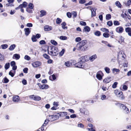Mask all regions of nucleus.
<instances>
[{"label":"nucleus","instance_id":"f257e3e1","mask_svg":"<svg viewBox=\"0 0 131 131\" xmlns=\"http://www.w3.org/2000/svg\"><path fill=\"white\" fill-rule=\"evenodd\" d=\"M87 43L86 40H83L77 44L76 49L80 51H84L88 47L86 44Z\"/></svg>","mask_w":131,"mask_h":131},{"label":"nucleus","instance_id":"f03ea898","mask_svg":"<svg viewBox=\"0 0 131 131\" xmlns=\"http://www.w3.org/2000/svg\"><path fill=\"white\" fill-rule=\"evenodd\" d=\"M49 54L53 56H56L58 54V49L53 46L48 47L47 49Z\"/></svg>","mask_w":131,"mask_h":131},{"label":"nucleus","instance_id":"7ed1b4c3","mask_svg":"<svg viewBox=\"0 0 131 131\" xmlns=\"http://www.w3.org/2000/svg\"><path fill=\"white\" fill-rule=\"evenodd\" d=\"M118 105L123 110L124 112L126 114H128L129 113V111L128 108L124 104L118 103Z\"/></svg>","mask_w":131,"mask_h":131},{"label":"nucleus","instance_id":"20e7f679","mask_svg":"<svg viewBox=\"0 0 131 131\" xmlns=\"http://www.w3.org/2000/svg\"><path fill=\"white\" fill-rule=\"evenodd\" d=\"M28 5V4L26 2H24L22 4L20 5L18 7L15 8L16 10H17L20 9V11L23 13L24 12V10L23 8H26Z\"/></svg>","mask_w":131,"mask_h":131},{"label":"nucleus","instance_id":"39448f33","mask_svg":"<svg viewBox=\"0 0 131 131\" xmlns=\"http://www.w3.org/2000/svg\"><path fill=\"white\" fill-rule=\"evenodd\" d=\"M34 6L31 3H29L28 5V7L26 8V11L29 13H32V9H33Z\"/></svg>","mask_w":131,"mask_h":131},{"label":"nucleus","instance_id":"423d86ee","mask_svg":"<svg viewBox=\"0 0 131 131\" xmlns=\"http://www.w3.org/2000/svg\"><path fill=\"white\" fill-rule=\"evenodd\" d=\"M87 8L90 9L91 12V16L93 17L96 16V8L95 7H87Z\"/></svg>","mask_w":131,"mask_h":131},{"label":"nucleus","instance_id":"0eeeda50","mask_svg":"<svg viewBox=\"0 0 131 131\" xmlns=\"http://www.w3.org/2000/svg\"><path fill=\"white\" fill-rule=\"evenodd\" d=\"M103 76L104 74L101 71H100L97 73L96 77L98 79L101 80L102 79Z\"/></svg>","mask_w":131,"mask_h":131},{"label":"nucleus","instance_id":"6e6552de","mask_svg":"<svg viewBox=\"0 0 131 131\" xmlns=\"http://www.w3.org/2000/svg\"><path fill=\"white\" fill-rule=\"evenodd\" d=\"M37 85L39 86V88L41 89H48L49 88V86L47 84H43L41 85L39 83H38Z\"/></svg>","mask_w":131,"mask_h":131},{"label":"nucleus","instance_id":"1a4fd4ad","mask_svg":"<svg viewBox=\"0 0 131 131\" xmlns=\"http://www.w3.org/2000/svg\"><path fill=\"white\" fill-rule=\"evenodd\" d=\"M124 31V29L121 26H119L116 27L115 29L116 31L119 34L122 33Z\"/></svg>","mask_w":131,"mask_h":131},{"label":"nucleus","instance_id":"9d476101","mask_svg":"<svg viewBox=\"0 0 131 131\" xmlns=\"http://www.w3.org/2000/svg\"><path fill=\"white\" fill-rule=\"evenodd\" d=\"M75 66L78 68H83L84 67V63L81 61L77 63L75 65Z\"/></svg>","mask_w":131,"mask_h":131},{"label":"nucleus","instance_id":"9b49d317","mask_svg":"<svg viewBox=\"0 0 131 131\" xmlns=\"http://www.w3.org/2000/svg\"><path fill=\"white\" fill-rule=\"evenodd\" d=\"M30 99H33L36 101H39L41 100V97L38 96H35L34 95H31L29 96Z\"/></svg>","mask_w":131,"mask_h":131},{"label":"nucleus","instance_id":"f8f14e48","mask_svg":"<svg viewBox=\"0 0 131 131\" xmlns=\"http://www.w3.org/2000/svg\"><path fill=\"white\" fill-rule=\"evenodd\" d=\"M41 64V63L38 61L34 62L32 64V66L34 68H36L40 66Z\"/></svg>","mask_w":131,"mask_h":131},{"label":"nucleus","instance_id":"ddd939ff","mask_svg":"<svg viewBox=\"0 0 131 131\" xmlns=\"http://www.w3.org/2000/svg\"><path fill=\"white\" fill-rule=\"evenodd\" d=\"M114 93L115 95L118 97H120V95H122V91L117 90H115L114 91Z\"/></svg>","mask_w":131,"mask_h":131},{"label":"nucleus","instance_id":"4468645a","mask_svg":"<svg viewBox=\"0 0 131 131\" xmlns=\"http://www.w3.org/2000/svg\"><path fill=\"white\" fill-rule=\"evenodd\" d=\"M111 77H107L104 79L103 80V82L105 83H109L111 81Z\"/></svg>","mask_w":131,"mask_h":131},{"label":"nucleus","instance_id":"2eb2a0df","mask_svg":"<svg viewBox=\"0 0 131 131\" xmlns=\"http://www.w3.org/2000/svg\"><path fill=\"white\" fill-rule=\"evenodd\" d=\"M49 116L50 117V119L51 121L56 120L59 118L58 116L57 115L55 116L49 115Z\"/></svg>","mask_w":131,"mask_h":131},{"label":"nucleus","instance_id":"dca6fc26","mask_svg":"<svg viewBox=\"0 0 131 131\" xmlns=\"http://www.w3.org/2000/svg\"><path fill=\"white\" fill-rule=\"evenodd\" d=\"M91 30L90 27L88 26H85L83 30V31L85 32H89Z\"/></svg>","mask_w":131,"mask_h":131},{"label":"nucleus","instance_id":"f3484780","mask_svg":"<svg viewBox=\"0 0 131 131\" xmlns=\"http://www.w3.org/2000/svg\"><path fill=\"white\" fill-rule=\"evenodd\" d=\"M97 57V55L96 54H94L90 56L89 58V59L90 61L92 62L95 60Z\"/></svg>","mask_w":131,"mask_h":131},{"label":"nucleus","instance_id":"a211bd4d","mask_svg":"<svg viewBox=\"0 0 131 131\" xmlns=\"http://www.w3.org/2000/svg\"><path fill=\"white\" fill-rule=\"evenodd\" d=\"M13 100L14 102H18L20 100L19 96L18 95H15L13 96Z\"/></svg>","mask_w":131,"mask_h":131},{"label":"nucleus","instance_id":"6ab92c4d","mask_svg":"<svg viewBox=\"0 0 131 131\" xmlns=\"http://www.w3.org/2000/svg\"><path fill=\"white\" fill-rule=\"evenodd\" d=\"M52 29V27L49 25H47L45 26L44 29L45 31H49Z\"/></svg>","mask_w":131,"mask_h":131},{"label":"nucleus","instance_id":"aec40b11","mask_svg":"<svg viewBox=\"0 0 131 131\" xmlns=\"http://www.w3.org/2000/svg\"><path fill=\"white\" fill-rule=\"evenodd\" d=\"M30 28H27L24 29L25 31V34L26 36H28L30 32Z\"/></svg>","mask_w":131,"mask_h":131},{"label":"nucleus","instance_id":"412c9836","mask_svg":"<svg viewBox=\"0 0 131 131\" xmlns=\"http://www.w3.org/2000/svg\"><path fill=\"white\" fill-rule=\"evenodd\" d=\"M124 39L122 36L120 37L118 40V42L120 44H122L124 42Z\"/></svg>","mask_w":131,"mask_h":131},{"label":"nucleus","instance_id":"4be33fe9","mask_svg":"<svg viewBox=\"0 0 131 131\" xmlns=\"http://www.w3.org/2000/svg\"><path fill=\"white\" fill-rule=\"evenodd\" d=\"M20 58V55L19 54H14L13 57V58L16 60L19 59Z\"/></svg>","mask_w":131,"mask_h":131},{"label":"nucleus","instance_id":"5701e85b","mask_svg":"<svg viewBox=\"0 0 131 131\" xmlns=\"http://www.w3.org/2000/svg\"><path fill=\"white\" fill-rule=\"evenodd\" d=\"M112 73L114 74H116L117 73L119 72V70L118 69L114 68L112 69Z\"/></svg>","mask_w":131,"mask_h":131},{"label":"nucleus","instance_id":"b1692460","mask_svg":"<svg viewBox=\"0 0 131 131\" xmlns=\"http://www.w3.org/2000/svg\"><path fill=\"white\" fill-rule=\"evenodd\" d=\"M64 65L66 67H71L72 64L70 61H68L65 62Z\"/></svg>","mask_w":131,"mask_h":131},{"label":"nucleus","instance_id":"393cba45","mask_svg":"<svg viewBox=\"0 0 131 131\" xmlns=\"http://www.w3.org/2000/svg\"><path fill=\"white\" fill-rule=\"evenodd\" d=\"M59 114V116L61 117H63L66 115H67L68 113L66 112H62L58 113Z\"/></svg>","mask_w":131,"mask_h":131},{"label":"nucleus","instance_id":"a878e982","mask_svg":"<svg viewBox=\"0 0 131 131\" xmlns=\"http://www.w3.org/2000/svg\"><path fill=\"white\" fill-rule=\"evenodd\" d=\"M116 5L118 8H121L122 6L121 4L119 1H117L115 3Z\"/></svg>","mask_w":131,"mask_h":131},{"label":"nucleus","instance_id":"bb28decb","mask_svg":"<svg viewBox=\"0 0 131 131\" xmlns=\"http://www.w3.org/2000/svg\"><path fill=\"white\" fill-rule=\"evenodd\" d=\"M40 13H41L40 15V17H42L46 15V12L45 10H41L40 11Z\"/></svg>","mask_w":131,"mask_h":131},{"label":"nucleus","instance_id":"cd10ccee","mask_svg":"<svg viewBox=\"0 0 131 131\" xmlns=\"http://www.w3.org/2000/svg\"><path fill=\"white\" fill-rule=\"evenodd\" d=\"M16 47V45L15 44H13L11 45L9 48V49L10 50L12 51Z\"/></svg>","mask_w":131,"mask_h":131},{"label":"nucleus","instance_id":"c85d7f7f","mask_svg":"<svg viewBox=\"0 0 131 131\" xmlns=\"http://www.w3.org/2000/svg\"><path fill=\"white\" fill-rule=\"evenodd\" d=\"M62 28L64 29H67V27L65 26L66 25V23L64 22H63L61 24Z\"/></svg>","mask_w":131,"mask_h":131},{"label":"nucleus","instance_id":"c756f323","mask_svg":"<svg viewBox=\"0 0 131 131\" xmlns=\"http://www.w3.org/2000/svg\"><path fill=\"white\" fill-rule=\"evenodd\" d=\"M104 70L107 73H109L110 72V69L108 67H106L105 68Z\"/></svg>","mask_w":131,"mask_h":131},{"label":"nucleus","instance_id":"7c9ffc66","mask_svg":"<svg viewBox=\"0 0 131 131\" xmlns=\"http://www.w3.org/2000/svg\"><path fill=\"white\" fill-rule=\"evenodd\" d=\"M60 39L61 40H67V38L66 36H61L60 37Z\"/></svg>","mask_w":131,"mask_h":131},{"label":"nucleus","instance_id":"2f4dec72","mask_svg":"<svg viewBox=\"0 0 131 131\" xmlns=\"http://www.w3.org/2000/svg\"><path fill=\"white\" fill-rule=\"evenodd\" d=\"M35 36V35H33L31 38V40L33 42H36L37 41L36 38Z\"/></svg>","mask_w":131,"mask_h":131},{"label":"nucleus","instance_id":"473e14b6","mask_svg":"<svg viewBox=\"0 0 131 131\" xmlns=\"http://www.w3.org/2000/svg\"><path fill=\"white\" fill-rule=\"evenodd\" d=\"M10 64L9 63H6L5 66V68L6 70L8 69L9 67Z\"/></svg>","mask_w":131,"mask_h":131},{"label":"nucleus","instance_id":"72a5a7b5","mask_svg":"<svg viewBox=\"0 0 131 131\" xmlns=\"http://www.w3.org/2000/svg\"><path fill=\"white\" fill-rule=\"evenodd\" d=\"M62 21V19L59 18H57L56 19V22L57 24H60Z\"/></svg>","mask_w":131,"mask_h":131},{"label":"nucleus","instance_id":"f704fd0d","mask_svg":"<svg viewBox=\"0 0 131 131\" xmlns=\"http://www.w3.org/2000/svg\"><path fill=\"white\" fill-rule=\"evenodd\" d=\"M85 57V56L81 57V61L84 63L86 60Z\"/></svg>","mask_w":131,"mask_h":131},{"label":"nucleus","instance_id":"c9c22d12","mask_svg":"<svg viewBox=\"0 0 131 131\" xmlns=\"http://www.w3.org/2000/svg\"><path fill=\"white\" fill-rule=\"evenodd\" d=\"M125 31L126 32L128 33L131 31V29L130 27H127L125 28Z\"/></svg>","mask_w":131,"mask_h":131},{"label":"nucleus","instance_id":"e433bc0d","mask_svg":"<svg viewBox=\"0 0 131 131\" xmlns=\"http://www.w3.org/2000/svg\"><path fill=\"white\" fill-rule=\"evenodd\" d=\"M108 32H105L103 34V36L106 38H108L109 37V34Z\"/></svg>","mask_w":131,"mask_h":131},{"label":"nucleus","instance_id":"4c0bfd02","mask_svg":"<svg viewBox=\"0 0 131 131\" xmlns=\"http://www.w3.org/2000/svg\"><path fill=\"white\" fill-rule=\"evenodd\" d=\"M49 122V120L48 119H46L45 120L44 123L42 125V126H45Z\"/></svg>","mask_w":131,"mask_h":131},{"label":"nucleus","instance_id":"58836bf2","mask_svg":"<svg viewBox=\"0 0 131 131\" xmlns=\"http://www.w3.org/2000/svg\"><path fill=\"white\" fill-rule=\"evenodd\" d=\"M1 46L3 49H5L8 47V45L7 44H5L2 45Z\"/></svg>","mask_w":131,"mask_h":131},{"label":"nucleus","instance_id":"ea45409f","mask_svg":"<svg viewBox=\"0 0 131 131\" xmlns=\"http://www.w3.org/2000/svg\"><path fill=\"white\" fill-rule=\"evenodd\" d=\"M24 58L26 60L28 61H29L30 59V57L29 56L27 55H25V56Z\"/></svg>","mask_w":131,"mask_h":131},{"label":"nucleus","instance_id":"a19ab883","mask_svg":"<svg viewBox=\"0 0 131 131\" xmlns=\"http://www.w3.org/2000/svg\"><path fill=\"white\" fill-rule=\"evenodd\" d=\"M111 15L110 14H108L106 15V18L107 20H109L111 18Z\"/></svg>","mask_w":131,"mask_h":131},{"label":"nucleus","instance_id":"79ce46f5","mask_svg":"<svg viewBox=\"0 0 131 131\" xmlns=\"http://www.w3.org/2000/svg\"><path fill=\"white\" fill-rule=\"evenodd\" d=\"M115 26L119 25H120V23L119 22L116 20H114L113 22Z\"/></svg>","mask_w":131,"mask_h":131},{"label":"nucleus","instance_id":"37998d69","mask_svg":"<svg viewBox=\"0 0 131 131\" xmlns=\"http://www.w3.org/2000/svg\"><path fill=\"white\" fill-rule=\"evenodd\" d=\"M51 43L54 45H57V42L54 40H51L50 41Z\"/></svg>","mask_w":131,"mask_h":131},{"label":"nucleus","instance_id":"c03bdc74","mask_svg":"<svg viewBox=\"0 0 131 131\" xmlns=\"http://www.w3.org/2000/svg\"><path fill=\"white\" fill-rule=\"evenodd\" d=\"M118 84L117 82H115L112 85V87L113 88H115L116 87L117 85Z\"/></svg>","mask_w":131,"mask_h":131},{"label":"nucleus","instance_id":"a18cd8bd","mask_svg":"<svg viewBox=\"0 0 131 131\" xmlns=\"http://www.w3.org/2000/svg\"><path fill=\"white\" fill-rule=\"evenodd\" d=\"M94 34L95 35L99 36H100L101 33L100 31H97L95 32Z\"/></svg>","mask_w":131,"mask_h":131},{"label":"nucleus","instance_id":"49530a36","mask_svg":"<svg viewBox=\"0 0 131 131\" xmlns=\"http://www.w3.org/2000/svg\"><path fill=\"white\" fill-rule=\"evenodd\" d=\"M101 30L103 32H109L108 30L105 28H101Z\"/></svg>","mask_w":131,"mask_h":131},{"label":"nucleus","instance_id":"de8ad7c7","mask_svg":"<svg viewBox=\"0 0 131 131\" xmlns=\"http://www.w3.org/2000/svg\"><path fill=\"white\" fill-rule=\"evenodd\" d=\"M81 40V38L80 37H78L76 38L75 39V41L76 42H79Z\"/></svg>","mask_w":131,"mask_h":131},{"label":"nucleus","instance_id":"09e8293b","mask_svg":"<svg viewBox=\"0 0 131 131\" xmlns=\"http://www.w3.org/2000/svg\"><path fill=\"white\" fill-rule=\"evenodd\" d=\"M53 105L56 107H58L59 105L58 102H54L53 103Z\"/></svg>","mask_w":131,"mask_h":131},{"label":"nucleus","instance_id":"8fccbe9b","mask_svg":"<svg viewBox=\"0 0 131 131\" xmlns=\"http://www.w3.org/2000/svg\"><path fill=\"white\" fill-rule=\"evenodd\" d=\"M43 56V57L46 59H48L49 58V56L46 54H44Z\"/></svg>","mask_w":131,"mask_h":131},{"label":"nucleus","instance_id":"3c124183","mask_svg":"<svg viewBox=\"0 0 131 131\" xmlns=\"http://www.w3.org/2000/svg\"><path fill=\"white\" fill-rule=\"evenodd\" d=\"M72 14L73 18H74L76 17L77 14L76 12H72Z\"/></svg>","mask_w":131,"mask_h":131},{"label":"nucleus","instance_id":"603ef678","mask_svg":"<svg viewBox=\"0 0 131 131\" xmlns=\"http://www.w3.org/2000/svg\"><path fill=\"white\" fill-rule=\"evenodd\" d=\"M80 23L81 25L83 26H86V25L85 22L83 21H81Z\"/></svg>","mask_w":131,"mask_h":131},{"label":"nucleus","instance_id":"864d4df0","mask_svg":"<svg viewBox=\"0 0 131 131\" xmlns=\"http://www.w3.org/2000/svg\"><path fill=\"white\" fill-rule=\"evenodd\" d=\"M64 51L65 50L64 49H62V50L60 52V55L61 56H62L64 54Z\"/></svg>","mask_w":131,"mask_h":131},{"label":"nucleus","instance_id":"5fc2aeb1","mask_svg":"<svg viewBox=\"0 0 131 131\" xmlns=\"http://www.w3.org/2000/svg\"><path fill=\"white\" fill-rule=\"evenodd\" d=\"M50 78H52L53 80H54L56 79V76L54 74L50 76Z\"/></svg>","mask_w":131,"mask_h":131},{"label":"nucleus","instance_id":"6e6d98bb","mask_svg":"<svg viewBox=\"0 0 131 131\" xmlns=\"http://www.w3.org/2000/svg\"><path fill=\"white\" fill-rule=\"evenodd\" d=\"M107 24L109 26H111L112 25L113 23L112 21H110L107 22Z\"/></svg>","mask_w":131,"mask_h":131},{"label":"nucleus","instance_id":"4d7b16f0","mask_svg":"<svg viewBox=\"0 0 131 131\" xmlns=\"http://www.w3.org/2000/svg\"><path fill=\"white\" fill-rule=\"evenodd\" d=\"M46 42L44 40H41L39 42V44L40 45H43L46 44Z\"/></svg>","mask_w":131,"mask_h":131},{"label":"nucleus","instance_id":"13d9d810","mask_svg":"<svg viewBox=\"0 0 131 131\" xmlns=\"http://www.w3.org/2000/svg\"><path fill=\"white\" fill-rule=\"evenodd\" d=\"M67 17L69 18H70L71 17V14L70 13L68 12L67 14Z\"/></svg>","mask_w":131,"mask_h":131},{"label":"nucleus","instance_id":"bf43d9fd","mask_svg":"<svg viewBox=\"0 0 131 131\" xmlns=\"http://www.w3.org/2000/svg\"><path fill=\"white\" fill-rule=\"evenodd\" d=\"M131 4V0H128L127 3H126V5L127 6H129Z\"/></svg>","mask_w":131,"mask_h":131},{"label":"nucleus","instance_id":"052dcab7","mask_svg":"<svg viewBox=\"0 0 131 131\" xmlns=\"http://www.w3.org/2000/svg\"><path fill=\"white\" fill-rule=\"evenodd\" d=\"M85 2V0H79V3L80 4H83Z\"/></svg>","mask_w":131,"mask_h":131},{"label":"nucleus","instance_id":"680f3d73","mask_svg":"<svg viewBox=\"0 0 131 131\" xmlns=\"http://www.w3.org/2000/svg\"><path fill=\"white\" fill-rule=\"evenodd\" d=\"M106 96L104 95H102L101 97V99L102 100H104L105 99Z\"/></svg>","mask_w":131,"mask_h":131},{"label":"nucleus","instance_id":"e2e57ef3","mask_svg":"<svg viewBox=\"0 0 131 131\" xmlns=\"http://www.w3.org/2000/svg\"><path fill=\"white\" fill-rule=\"evenodd\" d=\"M28 70V69L27 68H25L23 70V71L24 73H27Z\"/></svg>","mask_w":131,"mask_h":131},{"label":"nucleus","instance_id":"0e129e2a","mask_svg":"<svg viewBox=\"0 0 131 131\" xmlns=\"http://www.w3.org/2000/svg\"><path fill=\"white\" fill-rule=\"evenodd\" d=\"M9 80L6 78H5L4 79V83H7L9 82Z\"/></svg>","mask_w":131,"mask_h":131},{"label":"nucleus","instance_id":"69168bd1","mask_svg":"<svg viewBox=\"0 0 131 131\" xmlns=\"http://www.w3.org/2000/svg\"><path fill=\"white\" fill-rule=\"evenodd\" d=\"M22 83L23 84L25 85L27 84V81L25 80L24 79L22 81Z\"/></svg>","mask_w":131,"mask_h":131},{"label":"nucleus","instance_id":"338daca9","mask_svg":"<svg viewBox=\"0 0 131 131\" xmlns=\"http://www.w3.org/2000/svg\"><path fill=\"white\" fill-rule=\"evenodd\" d=\"M53 62V60L51 59H48L47 61V63L49 64L51 63H52Z\"/></svg>","mask_w":131,"mask_h":131},{"label":"nucleus","instance_id":"774afa93","mask_svg":"<svg viewBox=\"0 0 131 131\" xmlns=\"http://www.w3.org/2000/svg\"><path fill=\"white\" fill-rule=\"evenodd\" d=\"M26 26L28 27H32V24L31 23H28L26 24Z\"/></svg>","mask_w":131,"mask_h":131}]
</instances>
